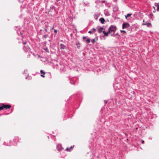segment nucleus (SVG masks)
<instances>
[{
    "instance_id": "obj_13",
    "label": "nucleus",
    "mask_w": 159,
    "mask_h": 159,
    "mask_svg": "<svg viewBox=\"0 0 159 159\" xmlns=\"http://www.w3.org/2000/svg\"><path fill=\"white\" fill-rule=\"evenodd\" d=\"M53 10H55V7L53 5L51 6L49 12H52Z\"/></svg>"
},
{
    "instance_id": "obj_40",
    "label": "nucleus",
    "mask_w": 159,
    "mask_h": 159,
    "mask_svg": "<svg viewBox=\"0 0 159 159\" xmlns=\"http://www.w3.org/2000/svg\"><path fill=\"white\" fill-rule=\"evenodd\" d=\"M41 76L43 77H44L45 76L43 75H41Z\"/></svg>"
},
{
    "instance_id": "obj_3",
    "label": "nucleus",
    "mask_w": 159,
    "mask_h": 159,
    "mask_svg": "<svg viewBox=\"0 0 159 159\" xmlns=\"http://www.w3.org/2000/svg\"><path fill=\"white\" fill-rule=\"evenodd\" d=\"M77 80L76 78H74L70 80V83L74 85L76 84V82Z\"/></svg>"
},
{
    "instance_id": "obj_43",
    "label": "nucleus",
    "mask_w": 159,
    "mask_h": 159,
    "mask_svg": "<svg viewBox=\"0 0 159 159\" xmlns=\"http://www.w3.org/2000/svg\"><path fill=\"white\" fill-rule=\"evenodd\" d=\"M41 34H44V32H41Z\"/></svg>"
},
{
    "instance_id": "obj_50",
    "label": "nucleus",
    "mask_w": 159,
    "mask_h": 159,
    "mask_svg": "<svg viewBox=\"0 0 159 159\" xmlns=\"http://www.w3.org/2000/svg\"><path fill=\"white\" fill-rule=\"evenodd\" d=\"M22 16V15H20V18H21V17Z\"/></svg>"
},
{
    "instance_id": "obj_16",
    "label": "nucleus",
    "mask_w": 159,
    "mask_h": 159,
    "mask_svg": "<svg viewBox=\"0 0 159 159\" xmlns=\"http://www.w3.org/2000/svg\"><path fill=\"white\" fill-rule=\"evenodd\" d=\"M99 21L102 24H103L105 21V20L104 18H101L99 19Z\"/></svg>"
},
{
    "instance_id": "obj_52",
    "label": "nucleus",
    "mask_w": 159,
    "mask_h": 159,
    "mask_svg": "<svg viewBox=\"0 0 159 159\" xmlns=\"http://www.w3.org/2000/svg\"><path fill=\"white\" fill-rule=\"evenodd\" d=\"M117 9H118V7H116V10H117Z\"/></svg>"
},
{
    "instance_id": "obj_18",
    "label": "nucleus",
    "mask_w": 159,
    "mask_h": 159,
    "mask_svg": "<svg viewBox=\"0 0 159 159\" xmlns=\"http://www.w3.org/2000/svg\"><path fill=\"white\" fill-rule=\"evenodd\" d=\"M48 36V34H45L44 35L43 37H42V38L43 39H46V38H47Z\"/></svg>"
},
{
    "instance_id": "obj_22",
    "label": "nucleus",
    "mask_w": 159,
    "mask_h": 159,
    "mask_svg": "<svg viewBox=\"0 0 159 159\" xmlns=\"http://www.w3.org/2000/svg\"><path fill=\"white\" fill-rule=\"evenodd\" d=\"M43 32H44V34H46V32H47V28H45V29H44V30L43 31Z\"/></svg>"
},
{
    "instance_id": "obj_15",
    "label": "nucleus",
    "mask_w": 159,
    "mask_h": 159,
    "mask_svg": "<svg viewBox=\"0 0 159 159\" xmlns=\"http://www.w3.org/2000/svg\"><path fill=\"white\" fill-rule=\"evenodd\" d=\"M75 44L77 46V48L79 49L80 46V43L79 42H77Z\"/></svg>"
},
{
    "instance_id": "obj_46",
    "label": "nucleus",
    "mask_w": 159,
    "mask_h": 159,
    "mask_svg": "<svg viewBox=\"0 0 159 159\" xmlns=\"http://www.w3.org/2000/svg\"><path fill=\"white\" fill-rule=\"evenodd\" d=\"M149 139H152V137H149Z\"/></svg>"
},
{
    "instance_id": "obj_42",
    "label": "nucleus",
    "mask_w": 159,
    "mask_h": 159,
    "mask_svg": "<svg viewBox=\"0 0 159 159\" xmlns=\"http://www.w3.org/2000/svg\"><path fill=\"white\" fill-rule=\"evenodd\" d=\"M54 27H53V26L51 28V30H54Z\"/></svg>"
},
{
    "instance_id": "obj_24",
    "label": "nucleus",
    "mask_w": 159,
    "mask_h": 159,
    "mask_svg": "<svg viewBox=\"0 0 159 159\" xmlns=\"http://www.w3.org/2000/svg\"><path fill=\"white\" fill-rule=\"evenodd\" d=\"M40 73L41 74H43V75H44L45 74V72H43V70H40Z\"/></svg>"
},
{
    "instance_id": "obj_17",
    "label": "nucleus",
    "mask_w": 159,
    "mask_h": 159,
    "mask_svg": "<svg viewBox=\"0 0 159 159\" xmlns=\"http://www.w3.org/2000/svg\"><path fill=\"white\" fill-rule=\"evenodd\" d=\"M73 147L71 146L70 148H67L65 150V151H70V149H73Z\"/></svg>"
},
{
    "instance_id": "obj_28",
    "label": "nucleus",
    "mask_w": 159,
    "mask_h": 159,
    "mask_svg": "<svg viewBox=\"0 0 159 159\" xmlns=\"http://www.w3.org/2000/svg\"><path fill=\"white\" fill-rule=\"evenodd\" d=\"M54 32L55 33V35H56L57 34V30L56 29H54Z\"/></svg>"
},
{
    "instance_id": "obj_1",
    "label": "nucleus",
    "mask_w": 159,
    "mask_h": 159,
    "mask_svg": "<svg viewBox=\"0 0 159 159\" xmlns=\"http://www.w3.org/2000/svg\"><path fill=\"white\" fill-rule=\"evenodd\" d=\"M116 29L117 28L116 26L112 25L109 27L108 31L107 32L104 30L102 32L103 33L105 36H107L108 34L112 32L114 33L116 31Z\"/></svg>"
},
{
    "instance_id": "obj_39",
    "label": "nucleus",
    "mask_w": 159,
    "mask_h": 159,
    "mask_svg": "<svg viewBox=\"0 0 159 159\" xmlns=\"http://www.w3.org/2000/svg\"><path fill=\"white\" fill-rule=\"evenodd\" d=\"M101 2H102V3H104L105 2V1H101Z\"/></svg>"
},
{
    "instance_id": "obj_19",
    "label": "nucleus",
    "mask_w": 159,
    "mask_h": 159,
    "mask_svg": "<svg viewBox=\"0 0 159 159\" xmlns=\"http://www.w3.org/2000/svg\"><path fill=\"white\" fill-rule=\"evenodd\" d=\"M4 108L2 104H0V110H2Z\"/></svg>"
},
{
    "instance_id": "obj_45",
    "label": "nucleus",
    "mask_w": 159,
    "mask_h": 159,
    "mask_svg": "<svg viewBox=\"0 0 159 159\" xmlns=\"http://www.w3.org/2000/svg\"><path fill=\"white\" fill-rule=\"evenodd\" d=\"M150 15L151 16H153V14L152 13H151L150 14Z\"/></svg>"
},
{
    "instance_id": "obj_37",
    "label": "nucleus",
    "mask_w": 159,
    "mask_h": 159,
    "mask_svg": "<svg viewBox=\"0 0 159 159\" xmlns=\"http://www.w3.org/2000/svg\"><path fill=\"white\" fill-rule=\"evenodd\" d=\"M144 141L143 140H142L141 141V143L142 144H144Z\"/></svg>"
},
{
    "instance_id": "obj_6",
    "label": "nucleus",
    "mask_w": 159,
    "mask_h": 159,
    "mask_svg": "<svg viewBox=\"0 0 159 159\" xmlns=\"http://www.w3.org/2000/svg\"><path fill=\"white\" fill-rule=\"evenodd\" d=\"M143 23L142 24L143 25H146L148 27H149L151 26V23L148 22H144V20H143Z\"/></svg>"
},
{
    "instance_id": "obj_47",
    "label": "nucleus",
    "mask_w": 159,
    "mask_h": 159,
    "mask_svg": "<svg viewBox=\"0 0 159 159\" xmlns=\"http://www.w3.org/2000/svg\"><path fill=\"white\" fill-rule=\"evenodd\" d=\"M117 0H114V2H116Z\"/></svg>"
},
{
    "instance_id": "obj_44",
    "label": "nucleus",
    "mask_w": 159,
    "mask_h": 159,
    "mask_svg": "<svg viewBox=\"0 0 159 159\" xmlns=\"http://www.w3.org/2000/svg\"><path fill=\"white\" fill-rule=\"evenodd\" d=\"M104 102H105L106 103H107V101L106 100H105Z\"/></svg>"
},
{
    "instance_id": "obj_12",
    "label": "nucleus",
    "mask_w": 159,
    "mask_h": 159,
    "mask_svg": "<svg viewBox=\"0 0 159 159\" xmlns=\"http://www.w3.org/2000/svg\"><path fill=\"white\" fill-rule=\"evenodd\" d=\"M154 4L155 6L157 8V10L159 11V3L156 2Z\"/></svg>"
},
{
    "instance_id": "obj_27",
    "label": "nucleus",
    "mask_w": 159,
    "mask_h": 159,
    "mask_svg": "<svg viewBox=\"0 0 159 159\" xmlns=\"http://www.w3.org/2000/svg\"><path fill=\"white\" fill-rule=\"evenodd\" d=\"M95 42L96 40L95 39H93L92 40V43H94Z\"/></svg>"
},
{
    "instance_id": "obj_35",
    "label": "nucleus",
    "mask_w": 159,
    "mask_h": 159,
    "mask_svg": "<svg viewBox=\"0 0 159 159\" xmlns=\"http://www.w3.org/2000/svg\"><path fill=\"white\" fill-rule=\"evenodd\" d=\"M43 30H42V29H40V33H41V32H43Z\"/></svg>"
},
{
    "instance_id": "obj_9",
    "label": "nucleus",
    "mask_w": 159,
    "mask_h": 159,
    "mask_svg": "<svg viewBox=\"0 0 159 159\" xmlns=\"http://www.w3.org/2000/svg\"><path fill=\"white\" fill-rule=\"evenodd\" d=\"M2 105L3 106V107H4V108H5L6 109H10L11 107V106L8 104L5 105L4 104H2Z\"/></svg>"
},
{
    "instance_id": "obj_25",
    "label": "nucleus",
    "mask_w": 159,
    "mask_h": 159,
    "mask_svg": "<svg viewBox=\"0 0 159 159\" xmlns=\"http://www.w3.org/2000/svg\"><path fill=\"white\" fill-rule=\"evenodd\" d=\"M132 14L128 13L126 15V17H129Z\"/></svg>"
},
{
    "instance_id": "obj_21",
    "label": "nucleus",
    "mask_w": 159,
    "mask_h": 159,
    "mask_svg": "<svg viewBox=\"0 0 159 159\" xmlns=\"http://www.w3.org/2000/svg\"><path fill=\"white\" fill-rule=\"evenodd\" d=\"M94 18L96 20H97L98 18V16L97 15H94Z\"/></svg>"
},
{
    "instance_id": "obj_10",
    "label": "nucleus",
    "mask_w": 159,
    "mask_h": 159,
    "mask_svg": "<svg viewBox=\"0 0 159 159\" xmlns=\"http://www.w3.org/2000/svg\"><path fill=\"white\" fill-rule=\"evenodd\" d=\"M97 28L99 33H101L102 32V30L104 29L103 27L100 26H98Z\"/></svg>"
},
{
    "instance_id": "obj_41",
    "label": "nucleus",
    "mask_w": 159,
    "mask_h": 159,
    "mask_svg": "<svg viewBox=\"0 0 159 159\" xmlns=\"http://www.w3.org/2000/svg\"><path fill=\"white\" fill-rule=\"evenodd\" d=\"M86 39V37L84 36L83 37V39Z\"/></svg>"
},
{
    "instance_id": "obj_53",
    "label": "nucleus",
    "mask_w": 159,
    "mask_h": 159,
    "mask_svg": "<svg viewBox=\"0 0 159 159\" xmlns=\"http://www.w3.org/2000/svg\"><path fill=\"white\" fill-rule=\"evenodd\" d=\"M17 33L18 34H19V33H18V32H17Z\"/></svg>"
},
{
    "instance_id": "obj_29",
    "label": "nucleus",
    "mask_w": 159,
    "mask_h": 159,
    "mask_svg": "<svg viewBox=\"0 0 159 159\" xmlns=\"http://www.w3.org/2000/svg\"><path fill=\"white\" fill-rule=\"evenodd\" d=\"M30 78H31V77H26L25 79L27 80H30Z\"/></svg>"
},
{
    "instance_id": "obj_49",
    "label": "nucleus",
    "mask_w": 159,
    "mask_h": 159,
    "mask_svg": "<svg viewBox=\"0 0 159 159\" xmlns=\"http://www.w3.org/2000/svg\"><path fill=\"white\" fill-rule=\"evenodd\" d=\"M125 18H126V19H127V17H126V15H125Z\"/></svg>"
},
{
    "instance_id": "obj_51",
    "label": "nucleus",
    "mask_w": 159,
    "mask_h": 159,
    "mask_svg": "<svg viewBox=\"0 0 159 159\" xmlns=\"http://www.w3.org/2000/svg\"><path fill=\"white\" fill-rule=\"evenodd\" d=\"M116 35H118V33H117L116 34Z\"/></svg>"
},
{
    "instance_id": "obj_11",
    "label": "nucleus",
    "mask_w": 159,
    "mask_h": 159,
    "mask_svg": "<svg viewBox=\"0 0 159 159\" xmlns=\"http://www.w3.org/2000/svg\"><path fill=\"white\" fill-rule=\"evenodd\" d=\"M60 48L61 49H64L66 48V46L62 43L60 44Z\"/></svg>"
},
{
    "instance_id": "obj_8",
    "label": "nucleus",
    "mask_w": 159,
    "mask_h": 159,
    "mask_svg": "<svg viewBox=\"0 0 159 159\" xmlns=\"http://www.w3.org/2000/svg\"><path fill=\"white\" fill-rule=\"evenodd\" d=\"M57 149L59 151H60L63 149L62 145L60 144H58L57 146Z\"/></svg>"
},
{
    "instance_id": "obj_31",
    "label": "nucleus",
    "mask_w": 159,
    "mask_h": 159,
    "mask_svg": "<svg viewBox=\"0 0 159 159\" xmlns=\"http://www.w3.org/2000/svg\"><path fill=\"white\" fill-rule=\"evenodd\" d=\"M120 31L121 32H124V33H126V32L125 30H121Z\"/></svg>"
},
{
    "instance_id": "obj_20",
    "label": "nucleus",
    "mask_w": 159,
    "mask_h": 159,
    "mask_svg": "<svg viewBox=\"0 0 159 159\" xmlns=\"http://www.w3.org/2000/svg\"><path fill=\"white\" fill-rule=\"evenodd\" d=\"M100 2H101V1L100 0H97L95 1V3L97 5L99 4Z\"/></svg>"
},
{
    "instance_id": "obj_5",
    "label": "nucleus",
    "mask_w": 159,
    "mask_h": 159,
    "mask_svg": "<svg viewBox=\"0 0 159 159\" xmlns=\"http://www.w3.org/2000/svg\"><path fill=\"white\" fill-rule=\"evenodd\" d=\"M23 50L25 52H29L30 51V48L28 46H24Z\"/></svg>"
},
{
    "instance_id": "obj_36",
    "label": "nucleus",
    "mask_w": 159,
    "mask_h": 159,
    "mask_svg": "<svg viewBox=\"0 0 159 159\" xmlns=\"http://www.w3.org/2000/svg\"><path fill=\"white\" fill-rule=\"evenodd\" d=\"M45 50L47 52H48V48H46L45 49Z\"/></svg>"
},
{
    "instance_id": "obj_54",
    "label": "nucleus",
    "mask_w": 159,
    "mask_h": 159,
    "mask_svg": "<svg viewBox=\"0 0 159 159\" xmlns=\"http://www.w3.org/2000/svg\"><path fill=\"white\" fill-rule=\"evenodd\" d=\"M56 1V0H55Z\"/></svg>"
},
{
    "instance_id": "obj_23",
    "label": "nucleus",
    "mask_w": 159,
    "mask_h": 159,
    "mask_svg": "<svg viewBox=\"0 0 159 159\" xmlns=\"http://www.w3.org/2000/svg\"><path fill=\"white\" fill-rule=\"evenodd\" d=\"M86 42L87 43H89L90 42V40L89 39H87L86 41Z\"/></svg>"
},
{
    "instance_id": "obj_4",
    "label": "nucleus",
    "mask_w": 159,
    "mask_h": 159,
    "mask_svg": "<svg viewBox=\"0 0 159 159\" xmlns=\"http://www.w3.org/2000/svg\"><path fill=\"white\" fill-rule=\"evenodd\" d=\"M129 26L130 25L128 23L125 22L123 24L122 28L123 29H124L129 27Z\"/></svg>"
},
{
    "instance_id": "obj_7",
    "label": "nucleus",
    "mask_w": 159,
    "mask_h": 159,
    "mask_svg": "<svg viewBox=\"0 0 159 159\" xmlns=\"http://www.w3.org/2000/svg\"><path fill=\"white\" fill-rule=\"evenodd\" d=\"M3 144L5 146H11L12 145H16V143H11L10 142L9 143H6V142H4Z\"/></svg>"
},
{
    "instance_id": "obj_26",
    "label": "nucleus",
    "mask_w": 159,
    "mask_h": 159,
    "mask_svg": "<svg viewBox=\"0 0 159 159\" xmlns=\"http://www.w3.org/2000/svg\"><path fill=\"white\" fill-rule=\"evenodd\" d=\"M27 71H27V70H25L24 71V72L23 73V74H27Z\"/></svg>"
},
{
    "instance_id": "obj_30",
    "label": "nucleus",
    "mask_w": 159,
    "mask_h": 159,
    "mask_svg": "<svg viewBox=\"0 0 159 159\" xmlns=\"http://www.w3.org/2000/svg\"><path fill=\"white\" fill-rule=\"evenodd\" d=\"M91 30L93 31H94L96 30L94 28H93L91 29Z\"/></svg>"
},
{
    "instance_id": "obj_34",
    "label": "nucleus",
    "mask_w": 159,
    "mask_h": 159,
    "mask_svg": "<svg viewBox=\"0 0 159 159\" xmlns=\"http://www.w3.org/2000/svg\"><path fill=\"white\" fill-rule=\"evenodd\" d=\"M153 7V8L154 9V11H153V12H155V11H156L155 7Z\"/></svg>"
},
{
    "instance_id": "obj_33",
    "label": "nucleus",
    "mask_w": 159,
    "mask_h": 159,
    "mask_svg": "<svg viewBox=\"0 0 159 159\" xmlns=\"http://www.w3.org/2000/svg\"><path fill=\"white\" fill-rule=\"evenodd\" d=\"M45 27L46 28H47L48 27V24L46 25H45Z\"/></svg>"
},
{
    "instance_id": "obj_32",
    "label": "nucleus",
    "mask_w": 159,
    "mask_h": 159,
    "mask_svg": "<svg viewBox=\"0 0 159 159\" xmlns=\"http://www.w3.org/2000/svg\"><path fill=\"white\" fill-rule=\"evenodd\" d=\"M20 34L21 35H22L23 34V31H20Z\"/></svg>"
},
{
    "instance_id": "obj_14",
    "label": "nucleus",
    "mask_w": 159,
    "mask_h": 159,
    "mask_svg": "<svg viewBox=\"0 0 159 159\" xmlns=\"http://www.w3.org/2000/svg\"><path fill=\"white\" fill-rule=\"evenodd\" d=\"M104 13L106 16H109L110 15V14L109 13L107 10H105L104 11Z\"/></svg>"
},
{
    "instance_id": "obj_2",
    "label": "nucleus",
    "mask_w": 159,
    "mask_h": 159,
    "mask_svg": "<svg viewBox=\"0 0 159 159\" xmlns=\"http://www.w3.org/2000/svg\"><path fill=\"white\" fill-rule=\"evenodd\" d=\"M55 4L58 6H61L63 3V1L61 0H56L55 2Z\"/></svg>"
},
{
    "instance_id": "obj_48",
    "label": "nucleus",
    "mask_w": 159,
    "mask_h": 159,
    "mask_svg": "<svg viewBox=\"0 0 159 159\" xmlns=\"http://www.w3.org/2000/svg\"><path fill=\"white\" fill-rule=\"evenodd\" d=\"M23 44H25L26 43V42H23Z\"/></svg>"
},
{
    "instance_id": "obj_38",
    "label": "nucleus",
    "mask_w": 159,
    "mask_h": 159,
    "mask_svg": "<svg viewBox=\"0 0 159 159\" xmlns=\"http://www.w3.org/2000/svg\"><path fill=\"white\" fill-rule=\"evenodd\" d=\"M88 33H89L91 34V33H92V31H89L88 32Z\"/></svg>"
}]
</instances>
